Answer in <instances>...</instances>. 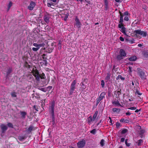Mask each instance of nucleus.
<instances>
[{
	"mask_svg": "<svg viewBox=\"0 0 148 148\" xmlns=\"http://www.w3.org/2000/svg\"><path fill=\"white\" fill-rule=\"evenodd\" d=\"M119 55L117 56V58L118 60H120L123 59L126 56V53L125 51L123 49H120L119 52Z\"/></svg>",
	"mask_w": 148,
	"mask_h": 148,
	"instance_id": "3",
	"label": "nucleus"
},
{
	"mask_svg": "<svg viewBox=\"0 0 148 148\" xmlns=\"http://www.w3.org/2000/svg\"><path fill=\"white\" fill-rule=\"evenodd\" d=\"M120 78L121 80H124L125 79V78L123 77H122L121 75H119L118 77L116 78V80H118Z\"/></svg>",
	"mask_w": 148,
	"mask_h": 148,
	"instance_id": "31",
	"label": "nucleus"
},
{
	"mask_svg": "<svg viewBox=\"0 0 148 148\" xmlns=\"http://www.w3.org/2000/svg\"><path fill=\"white\" fill-rule=\"evenodd\" d=\"M84 0H80L79 1H81V2H82Z\"/></svg>",
	"mask_w": 148,
	"mask_h": 148,
	"instance_id": "64",
	"label": "nucleus"
},
{
	"mask_svg": "<svg viewBox=\"0 0 148 148\" xmlns=\"http://www.w3.org/2000/svg\"><path fill=\"white\" fill-rule=\"evenodd\" d=\"M139 75L142 79H144L145 78L144 73L142 71L139 72Z\"/></svg>",
	"mask_w": 148,
	"mask_h": 148,
	"instance_id": "15",
	"label": "nucleus"
},
{
	"mask_svg": "<svg viewBox=\"0 0 148 148\" xmlns=\"http://www.w3.org/2000/svg\"><path fill=\"white\" fill-rule=\"evenodd\" d=\"M32 73L33 75L36 78V80L37 81H39L40 80V78L42 79L43 78L42 77H41L39 75V73L38 70L36 69L35 70H33Z\"/></svg>",
	"mask_w": 148,
	"mask_h": 148,
	"instance_id": "5",
	"label": "nucleus"
},
{
	"mask_svg": "<svg viewBox=\"0 0 148 148\" xmlns=\"http://www.w3.org/2000/svg\"><path fill=\"white\" fill-rule=\"evenodd\" d=\"M119 39H120V40L121 41H124V38L121 36H120V37Z\"/></svg>",
	"mask_w": 148,
	"mask_h": 148,
	"instance_id": "46",
	"label": "nucleus"
},
{
	"mask_svg": "<svg viewBox=\"0 0 148 148\" xmlns=\"http://www.w3.org/2000/svg\"><path fill=\"white\" fill-rule=\"evenodd\" d=\"M123 18H120L119 23H123Z\"/></svg>",
	"mask_w": 148,
	"mask_h": 148,
	"instance_id": "45",
	"label": "nucleus"
},
{
	"mask_svg": "<svg viewBox=\"0 0 148 148\" xmlns=\"http://www.w3.org/2000/svg\"><path fill=\"white\" fill-rule=\"evenodd\" d=\"M97 104H98L99 102L101 101V100H100L99 99H98V98L97 99Z\"/></svg>",
	"mask_w": 148,
	"mask_h": 148,
	"instance_id": "48",
	"label": "nucleus"
},
{
	"mask_svg": "<svg viewBox=\"0 0 148 148\" xmlns=\"http://www.w3.org/2000/svg\"><path fill=\"white\" fill-rule=\"evenodd\" d=\"M121 29V30L120 31L122 32L124 34L126 35V34L125 32L126 31V29L124 27H122Z\"/></svg>",
	"mask_w": 148,
	"mask_h": 148,
	"instance_id": "18",
	"label": "nucleus"
},
{
	"mask_svg": "<svg viewBox=\"0 0 148 148\" xmlns=\"http://www.w3.org/2000/svg\"><path fill=\"white\" fill-rule=\"evenodd\" d=\"M120 110V109L117 108H114L112 109V111L114 112H119Z\"/></svg>",
	"mask_w": 148,
	"mask_h": 148,
	"instance_id": "28",
	"label": "nucleus"
},
{
	"mask_svg": "<svg viewBox=\"0 0 148 148\" xmlns=\"http://www.w3.org/2000/svg\"><path fill=\"white\" fill-rule=\"evenodd\" d=\"M121 92L120 91H115L114 94L116 95V97L117 98H118L119 97V96L120 95Z\"/></svg>",
	"mask_w": 148,
	"mask_h": 148,
	"instance_id": "17",
	"label": "nucleus"
},
{
	"mask_svg": "<svg viewBox=\"0 0 148 148\" xmlns=\"http://www.w3.org/2000/svg\"><path fill=\"white\" fill-rule=\"evenodd\" d=\"M136 109V107H131L128 108V109H130L131 110H135Z\"/></svg>",
	"mask_w": 148,
	"mask_h": 148,
	"instance_id": "40",
	"label": "nucleus"
},
{
	"mask_svg": "<svg viewBox=\"0 0 148 148\" xmlns=\"http://www.w3.org/2000/svg\"><path fill=\"white\" fill-rule=\"evenodd\" d=\"M55 104V102L54 101H53L50 103L49 107V109L51 112L52 117L53 120L54 119V107Z\"/></svg>",
	"mask_w": 148,
	"mask_h": 148,
	"instance_id": "4",
	"label": "nucleus"
},
{
	"mask_svg": "<svg viewBox=\"0 0 148 148\" xmlns=\"http://www.w3.org/2000/svg\"><path fill=\"white\" fill-rule=\"evenodd\" d=\"M118 148H123L122 146H120Z\"/></svg>",
	"mask_w": 148,
	"mask_h": 148,
	"instance_id": "61",
	"label": "nucleus"
},
{
	"mask_svg": "<svg viewBox=\"0 0 148 148\" xmlns=\"http://www.w3.org/2000/svg\"><path fill=\"white\" fill-rule=\"evenodd\" d=\"M36 3L33 1H31L28 6V9L30 10H32L36 5Z\"/></svg>",
	"mask_w": 148,
	"mask_h": 148,
	"instance_id": "10",
	"label": "nucleus"
},
{
	"mask_svg": "<svg viewBox=\"0 0 148 148\" xmlns=\"http://www.w3.org/2000/svg\"><path fill=\"white\" fill-rule=\"evenodd\" d=\"M40 40L37 42V43H34L33 45L36 47H33L32 48V50L35 51H37L38 50L40 47H44L45 44L44 43V42L42 41L41 42H40Z\"/></svg>",
	"mask_w": 148,
	"mask_h": 148,
	"instance_id": "1",
	"label": "nucleus"
},
{
	"mask_svg": "<svg viewBox=\"0 0 148 148\" xmlns=\"http://www.w3.org/2000/svg\"><path fill=\"white\" fill-rule=\"evenodd\" d=\"M119 27L120 28H121L123 27H124V25L123 23H119L118 25Z\"/></svg>",
	"mask_w": 148,
	"mask_h": 148,
	"instance_id": "37",
	"label": "nucleus"
},
{
	"mask_svg": "<svg viewBox=\"0 0 148 148\" xmlns=\"http://www.w3.org/2000/svg\"><path fill=\"white\" fill-rule=\"evenodd\" d=\"M21 114L22 117L23 118H25V116L26 114V113L25 112H21Z\"/></svg>",
	"mask_w": 148,
	"mask_h": 148,
	"instance_id": "27",
	"label": "nucleus"
},
{
	"mask_svg": "<svg viewBox=\"0 0 148 148\" xmlns=\"http://www.w3.org/2000/svg\"><path fill=\"white\" fill-rule=\"evenodd\" d=\"M115 0L117 2H119L120 1V0Z\"/></svg>",
	"mask_w": 148,
	"mask_h": 148,
	"instance_id": "60",
	"label": "nucleus"
},
{
	"mask_svg": "<svg viewBox=\"0 0 148 148\" xmlns=\"http://www.w3.org/2000/svg\"><path fill=\"white\" fill-rule=\"evenodd\" d=\"M138 47H141L142 46V45L141 44H139L138 45Z\"/></svg>",
	"mask_w": 148,
	"mask_h": 148,
	"instance_id": "59",
	"label": "nucleus"
},
{
	"mask_svg": "<svg viewBox=\"0 0 148 148\" xmlns=\"http://www.w3.org/2000/svg\"><path fill=\"white\" fill-rule=\"evenodd\" d=\"M7 126L4 124H2L1 125V128L2 130V132H4L7 129Z\"/></svg>",
	"mask_w": 148,
	"mask_h": 148,
	"instance_id": "14",
	"label": "nucleus"
},
{
	"mask_svg": "<svg viewBox=\"0 0 148 148\" xmlns=\"http://www.w3.org/2000/svg\"><path fill=\"white\" fill-rule=\"evenodd\" d=\"M129 71L130 73L132 72V68L131 67L129 66Z\"/></svg>",
	"mask_w": 148,
	"mask_h": 148,
	"instance_id": "43",
	"label": "nucleus"
},
{
	"mask_svg": "<svg viewBox=\"0 0 148 148\" xmlns=\"http://www.w3.org/2000/svg\"><path fill=\"white\" fill-rule=\"evenodd\" d=\"M68 17V16H66L64 18V20L65 21H66L67 20V18Z\"/></svg>",
	"mask_w": 148,
	"mask_h": 148,
	"instance_id": "57",
	"label": "nucleus"
},
{
	"mask_svg": "<svg viewBox=\"0 0 148 148\" xmlns=\"http://www.w3.org/2000/svg\"><path fill=\"white\" fill-rule=\"evenodd\" d=\"M112 103L113 105L115 106H121L119 101L116 99L112 100Z\"/></svg>",
	"mask_w": 148,
	"mask_h": 148,
	"instance_id": "7",
	"label": "nucleus"
},
{
	"mask_svg": "<svg viewBox=\"0 0 148 148\" xmlns=\"http://www.w3.org/2000/svg\"><path fill=\"white\" fill-rule=\"evenodd\" d=\"M124 15H127V16L128 15H129L128 12L127 11H126L124 13Z\"/></svg>",
	"mask_w": 148,
	"mask_h": 148,
	"instance_id": "47",
	"label": "nucleus"
},
{
	"mask_svg": "<svg viewBox=\"0 0 148 148\" xmlns=\"http://www.w3.org/2000/svg\"><path fill=\"white\" fill-rule=\"evenodd\" d=\"M132 84L133 86L134 85V84L133 82H132Z\"/></svg>",
	"mask_w": 148,
	"mask_h": 148,
	"instance_id": "62",
	"label": "nucleus"
},
{
	"mask_svg": "<svg viewBox=\"0 0 148 148\" xmlns=\"http://www.w3.org/2000/svg\"><path fill=\"white\" fill-rule=\"evenodd\" d=\"M96 130L95 129H93L90 132V133L93 134H95L96 133Z\"/></svg>",
	"mask_w": 148,
	"mask_h": 148,
	"instance_id": "32",
	"label": "nucleus"
},
{
	"mask_svg": "<svg viewBox=\"0 0 148 148\" xmlns=\"http://www.w3.org/2000/svg\"><path fill=\"white\" fill-rule=\"evenodd\" d=\"M39 89L40 90L43 91L44 92H46V91H48V90H47V88H39Z\"/></svg>",
	"mask_w": 148,
	"mask_h": 148,
	"instance_id": "26",
	"label": "nucleus"
},
{
	"mask_svg": "<svg viewBox=\"0 0 148 148\" xmlns=\"http://www.w3.org/2000/svg\"><path fill=\"white\" fill-rule=\"evenodd\" d=\"M135 94L138 95H141L142 94V93L140 92L137 89L136 90Z\"/></svg>",
	"mask_w": 148,
	"mask_h": 148,
	"instance_id": "33",
	"label": "nucleus"
},
{
	"mask_svg": "<svg viewBox=\"0 0 148 148\" xmlns=\"http://www.w3.org/2000/svg\"><path fill=\"white\" fill-rule=\"evenodd\" d=\"M75 25L78 28H80L81 27L82 24L80 22L79 20L78 19L77 17L76 16L75 18Z\"/></svg>",
	"mask_w": 148,
	"mask_h": 148,
	"instance_id": "8",
	"label": "nucleus"
},
{
	"mask_svg": "<svg viewBox=\"0 0 148 148\" xmlns=\"http://www.w3.org/2000/svg\"><path fill=\"white\" fill-rule=\"evenodd\" d=\"M131 114V113H130L129 112H127L126 113V114L127 115H130Z\"/></svg>",
	"mask_w": 148,
	"mask_h": 148,
	"instance_id": "54",
	"label": "nucleus"
},
{
	"mask_svg": "<svg viewBox=\"0 0 148 148\" xmlns=\"http://www.w3.org/2000/svg\"><path fill=\"white\" fill-rule=\"evenodd\" d=\"M11 95L13 97H16V93L14 92H12Z\"/></svg>",
	"mask_w": 148,
	"mask_h": 148,
	"instance_id": "39",
	"label": "nucleus"
},
{
	"mask_svg": "<svg viewBox=\"0 0 148 148\" xmlns=\"http://www.w3.org/2000/svg\"><path fill=\"white\" fill-rule=\"evenodd\" d=\"M76 83V82L75 80L73 81L71 83L70 92V95H71L73 93V91H74L75 88V85Z\"/></svg>",
	"mask_w": 148,
	"mask_h": 148,
	"instance_id": "6",
	"label": "nucleus"
},
{
	"mask_svg": "<svg viewBox=\"0 0 148 148\" xmlns=\"http://www.w3.org/2000/svg\"><path fill=\"white\" fill-rule=\"evenodd\" d=\"M143 142V140L142 139H140L137 142V145L138 146L141 145Z\"/></svg>",
	"mask_w": 148,
	"mask_h": 148,
	"instance_id": "23",
	"label": "nucleus"
},
{
	"mask_svg": "<svg viewBox=\"0 0 148 148\" xmlns=\"http://www.w3.org/2000/svg\"><path fill=\"white\" fill-rule=\"evenodd\" d=\"M129 20L128 17L127 16H126L124 17V20L125 21H128Z\"/></svg>",
	"mask_w": 148,
	"mask_h": 148,
	"instance_id": "44",
	"label": "nucleus"
},
{
	"mask_svg": "<svg viewBox=\"0 0 148 148\" xmlns=\"http://www.w3.org/2000/svg\"><path fill=\"white\" fill-rule=\"evenodd\" d=\"M105 85V83L103 80H102L101 82V85L102 88H103Z\"/></svg>",
	"mask_w": 148,
	"mask_h": 148,
	"instance_id": "36",
	"label": "nucleus"
},
{
	"mask_svg": "<svg viewBox=\"0 0 148 148\" xmlns=\"http://www.w3.org/2000/svg\"><path fill=\"white\" fill-rule=\"evenodd\" d=\"M120 125H121V124L120 123H119L118 122L116 123V127H117V128L119 127H120Z\"/></svg>",
	"mask_w": 148,
	"mask_h": 148,
	"instance_id": "35",
	"label": "nucleus"
},
{
	"mask_svg": "<svg viewBox=\"0 0 148 148\" xmlns=\"http://www.w3.org/2000/svg\"><path fill=\"white\" fill-rule=\"evenodd\" d=\"M106 95V92H103L101 94L99 97L98 98L100 100H101L104 98L105 97V96Z\"/></svg>",
	"mask_w": 148,
	"mask_h": 148,
	"instance_id": "12",
	"label": "nucleus"
},
{
	"mask_svg": "<svg viewBox=\"0 0 148 148\" xmlns=\"http://www.w3.org/2000/svg\"><path fill=\"white\" fill-rule=\"evenodd\" d=\"M111 74L110 72L108 73L107 74V76L105 78V79L107 80H109Z\"/></svg>",
	"mask_w": 148,
	"mask_h": 148,
	"instance_id": "21",
	"label": "nucleus"
},
{
	"mask_svg": "<svg viewBox=\"0 0 148 148\" xmlns=\"http://www.w3.org/2000/svg\"><path fill=\"white\" fill-rule=\"evenodd\" d=\"M12 69L11 68H9L7 72V76H8L12 72Z\"/></svg>",
	"mask_w": 148,
	"mask_h": 148,
	"instance_id": "24",
	"label": "nucleus"
},
{
	"mask_svg": "<svg viewBox=\"0 0 148 148\" xmlns=\"http://www.w3.org/2000/svg\"><path fill=\"white\" fill-rule=\"evenodd\" d=\"M105 10H107L108 9V2L107 0H104Z\"/></svg>",
	"mask_w": 148,
	"mask_h": 148,
	"instance_id": "16",
	"label": "nucleus"
},
{
	"mask_svg": "<svg viewBox=\"0 0 148 148\" xmlns=\"http://www.w3.org/2000/svg\"><path fill=\"white\" fill-rule=\"evenodd\" d=\"M12 3L11 1L9 2V3H8V11L9 9H10L11 7L12 6Z\"/></svg>",
	"mask_w": 148,
	"mask_h": 148,
	"instance_id": "25",
	"label": "nucleus"
},
{
	"mask_svg": "<svg viewBox=\"0 0 148 148\" xmlns=\"http://www.w3.org/2000/svg\"><path fill=\"white\" fill-rule=\"evenodd\" d=\"M134 33H135L136 37L139 39L141 37L140 36L143 37H145L147 36V32L139 29L135 30Z\"/></svg>",
	"mask_w": 148,
	"mask_h": 148,
	"instance_id": "2",
	"label": "nucleus"
},
{
	"mask_svg": "<svg viewBox=\"0 0 148 148\" xmlns=\"http://www.w3.org/2000/svg\"><path fill=\"white\" fill-rule=\"evenodd\" d=\"M97 104H98L99 102L101 101V100H100L99 99H98V98L97 99Z\"/></svg>",
	"mask_w": 148,
	"mask_h": 148,
	"instance_id": "49",
	"label": "nucleus"
},
{
	"mask_svg": "<svg viewBox=\"0 0 148 148\" xmlns=\"http://www.w3.org/2000/svg\"><path fill=\"white\" fill-rule=\"evenodd\" d=\"M46 88H47V90H48V89H49V90L50 89H51L52 88V86H49L47 87H46Z\"/></svg>",
	"mask_w": 148,
	"mask_h": 148,
	"instance_id": "50",
	"label": "nucleus"
},
{
	"mask_svg": "<svg viewBox=\"0 0 148 148\" xmlns=\"http://www.w3.org/2000/svg\"><path fill=\"white\" fill-rule=\"evenodd\" d=\"M97 114H98V111H96L95 112L93 115V116L92 117V118L95 120V119L96 118L97 115Z\"/></svg>",
	"mask_w": 148,
	"mask_h": 148,
	"instance_id": "22",
	"label": "nucleus"
},
{
	"mask_svg": "<svg viewBox=\"0 0 148 148\" xmlns=\"http://www.w3.org/2000/svg\"><path fill=\"white\" fill-rule=\"evenodd\" d=\"M141 109H136V110L135 111V112H139V111H141Z\"/></svg>",
	"mask_w": 148,
	"mask_h": 148,
	"instance_id": "53",
	"label": "nucleus"
},
{
	"mask_svg": "<svg viewBox=\"0 0 148 148\" xmlns=\"http://www.w3.org/2000/svg\"><path fill=\"white\" fill-rule=\"evenodd\" d=\"M109 119H110V121H109V122L111 124V125H112V121L111 119V118L110 117H109Z\"/></svg>",
	"mask_w": 148,
	"mask_h": 148,
	"instance_id": "51",
	"label": "nucleus"
},
{
	"mask_svg": "<svg viewBox=\"0 0 148 148\" xmlns=\"http://www.w3.org/2000/svg\"><path fill=\"white\" fill-rule=\"evenodd\" d=\"M120 18H123V16L121 14H120Z\"/></svg>",
	"mask_w": 148,
	"mask_h": 148,
	"instance_id": "58",
	"label": "nucleus"
},
{
	"mask_svg": "<svg viewBox=\"0 0 148 148\" xmlns=\"http://www.w3.org/2000/svg\"><path fill=\"white\" fill-rule=\"evenodd\" d=\"M104 140L102 139L100 142V144L101 146L103 147L104 145Z\"/></svg>",
	"mask_w": 148,
	"mask_h": 148,
	"instance_id": "29",
	"label": "nucleus"
},
{
	"mask_svg": "<svg viewBox=\"0 0 148 148\" xmlns=\"http://www.w3.org/2000/svg\"><path fill=\"white\" fill-rule=\"evenodd\" d=\"M127 132H128V130L127 129H123L122 130L121 133V134H125Z\"/></svg>",
	"mask_w": 148,
	"mask_h": 148,
	"instance_id": "30",
	"label": "nucleus"
},
{
	"mask_svg": "<svg viewBox=\"0 0 148 148\" xmlns=\"http://www.w3.org/2000/svg\"><path fill=\"white\" fill-rule=\"evenodd\" d=\"M127 140L126 139L125 140V143L127 147H129L130 145V143H128L127 142Z\"/></svg>",
	"mask_w": 148,
	"mask_h": 148,
	"instance_id": "38",
	"label": "nucleus"
},
{
	"mask_svg": "<svg viewBox=\"0 0 148 148\" xmlns=\"http://www.w3.org/2000/svg\"><path fill=\"white\" fill-rule=\"evenodd\" d=\"M136 59V56H133L129 58V60L130 61H134Z\"/></svg>",
	"mask_w": 148,
	"mask_h": 148,
	"instance_id": "19",
	"label": "nucleus"
},
{
	"mask_svg": "<svg viewBox=\"0 0 148 148\" xmlns=\"http://www.w3.org/2000/svg\"><path fill=\"white\" fill-rule=\"evenodd\" d=\"M8 126L9 127L11 128L13 127V125L11 123H8Z\"/></svg>",
	"mask_w": 148,
	"mask_h": 148,
	"instance_id": "42",
	"label": "nucleus"
},
{
	"mask_svg": "<svg viewBox=\"0 0 148 148\" xmlns=\"http://www.w3.org/2000/svg\"><path fill=\"white\" fill-rule=\"evenodd\" d=\"M33 127L32 126L29 127L28 129V131L29 132H31L33 129Z\"/></svg>",
	"mask_w": 148,
	"mask_h": 148,
	"instance_id": "41",
	"label": "nucleus"
},
{
	"mask_svg": "<svg viewBox=\"0 0 148 148\" xmlns=\"http://www.w3.org/2000/svg\"><path fill=\"white\" fill-rule=\"evenodd\" d=\"M121 123H128L129 122V121L127 119H121L120 121Z\"/></svg>",
	"mask_w": 148,
	"mask_h": 148,
	"instance_id": "20",
	"label": "nucleus"
},
{
	"mask_svg": "<svg viewBox=\"0 0 148 148\" xmlns=\"http://www.w3.org/2000/svg\"><path fill=\"white\" fill-rule=\"evenodd\" d=\"M85 144V141L84 140H82L77 143V146L79 148L83 147Z\"/></svg>",
	"mask_w": 148,
	"mask_h": 148,
	"instance_id": "9",
	"label": "nucleus"
},
{
	"mask_svg": "<svg viewBox=\"0 0 148 148\" xmlns=\"http://www.w3.org/2000/svg\"><path fill=\"white\" fill-rule=\"evenodd\" d=\"M50 17L48 15H45L44 16V21L47 23H49V19Z\"/></svg>",
	"mask_w": 148,
	"mask_h": 148,
	"instance_id": "13",
	"label": "nucleus"
},
{
	"mask_svg": "<svg viewBox=\"0 0 148 148\" xmlns=\"http://www.w3.org/2000/svg\"><path fill=\"white\" fill-rule=\"evenodd\" d=\"M98 24H99L98 23H95V25H98Z\"/></svg>",
	"mask_w": 148,
	"mask_h": 148,
	"instance_id": "63",
	"label": "nucleus"
},
{
	"mask_svg": "<svg viewBox=\"0 0 148 148\" xmlns=\"http://www.w3.org/2000/svg\"><path fill=\"white\" fill-rule=\"evenodd\" d=\"M95 120L94 119L92 116H90L88 118L87 122L89 125L91 124Z\"/></svg>",
	"mask_w": 148,
	"mask_h": 148,
	"instance_id": "11",
	"label": "nucleus"
},
{
	"mask_svg": "<svg viewBox=\"0 0 148 148\" xmlns=\"http://www.w3.org/2000/svg\"><path fill=\"white\" fill-rule=\"evenodd\" d=\"M42 58L43 59H46V58L45 57V54H43L42 55Z\"/></svg>",
	"mask_w": 148,
	"mask_h": 148,
	"instance_id": "55",
	"label": "nucleus"
},
{
	"mask_svg": "<svg viewBox=\"0 0 148 148\" xmlns=\"http://www.w3.org/2000/svg\"><path fill=\"white\" fill-rule=\"evenodd\" d=\"M125 141V138H122L121 139V142H123Z\"/></svg>",
	"mask_w": 148,
	"mask_h": 148,
	"instance_id": "52",
	"label": "nucleus"
},
{
	"mask_svg": "<svg viewBox=\"0 0 148 148\" xmlns=\"http://www.w3.org/2000/svg\"><path fill=\"white\" fill-rule=\"evenodd\" d=\"M47 6L48 7H51V6L52 5V4L51 3H48L47 4Z\"/></svg>",
	"mask_w": 148,
	"mask_h": 148,
	"instance_id": "56",
	"label": "nucleus"
},
{
	"mask_svg": "<svg viewBox=\"0 0 148 148\" xmlns=\"http://www.w3.org/2000/svg\"><path fill=\"white\" fill-rule=\"evenodd\" d=\"M21 141H23L25 139V137L23 136H20L18 138Z\"/></svg>",
	"mask_w": 148,
	"mask_h": 148,
	"instance_id": "34",
	"label": "nucleus"
}]
</instances>
